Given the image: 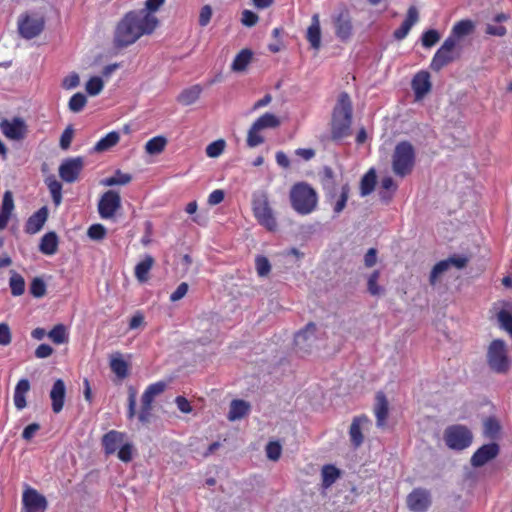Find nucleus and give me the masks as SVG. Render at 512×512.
<instances>
[{
  "mask_svg": "<svg viewBox=\"0 0 512 512\" xmlns=\"http://www.w3.org/2000/svg\"><path fill=\"white\" fill-rule=\"evenodd\" d=\"M450 268L455 267L458 270L465 268L469 262L466 255L453 254L447 258Z\"/></svg>",
  "mask_w": 512,
  "mask_h": 512,
  "instance_id": "nucleus-60",
  "label": "nucleus"
},
{
  "mask_svg": "<svg viewBox=\"0 0 512 512\" xmlns=\"http://www.w3.org/2000/svg\"><path fill=\"white\" fill-rule=\"evenodd\" d=\"M258 20H259L258 15L256 13H254L253 11L244 10L242 12L241 22L243 25H245L247 27H252L258 22Z\"/></svg>",
  "mask_w": 512,
  "mask_h": 512,
  "instance_id": "nucleus-64",
  "label": "nucleus"
},
{
  "mask_svg": "<svg viewBox=\"0 0 512 512\" xmlns=\"http://www.w3.org/2000/svg\"><path fill=\"white\" fill-rule=\"evenodd\" d=\"M111 370L121 379L126 378L128 375V364L120 356L111 359Z\"/></svg>",
  "mask_w": 512,
  "mask_h": 512,
  "instance_id": "nucleus-48",
  "label": "nucleus"
},
{
  "mask_svg": "<svg viewBox=\"0 0 512 512\" xmlns=\"http://www.w3.org/2000/svg\"><path fill=\"white\" fill-rule=\"evenodd\" d=\"M9 286L13 296H21L25 291V280L19 273L11 271Z\"/></svg>",
  "mask_w": 512,
  "mask_h": 512,
  "instance_id": "nucleus-46",
  "label": "nucleus"
},
{
  "mask_svg": "<svg viewBox=\"0 0 512 512\" xmlns=\"http://www.w3.org/2000/svg\"><path fill=\"white\" fill-rule=\"evenodd\" d=\"M84 166L85 161L83 157H68L61 162L58 173L64 182L74 183L79 179Z\"/></svg>",
  "mask_w": 512,
  "mask_h": 512,
  "instance_id": "nucleus-12",
  "label": "nucleus"
},
{
  "mask_svg": "<svg viewBox=\"0 0 512 512\" xmlns=\"http://www.w3.org/2000/svg\"><path fill=\"white\" fill-rule=\"evenodd\" d=\"M487 364L497 374H506L511 365L507 344L502 339H494L487 349Z\"/></svg>",
  "mask_w": 512,
  "mask_h": 512,
  "instance_id": "nucleus-4",
  "label": "nucleus"
},
{
  "mask_svg": "<svg viewBox=\"0 0 512 512\" xmlns=\"http://www.w3.org/2000/svg\"><path fill=\"white\" fill-rule=\"evenodd\" d=\"M375 400L374 413L376 417V425L377 427L382 428L385 426L386 419L388 417L389 403L386 395L382 391L376 393Z\"/></svg>",
  "mask_w": 512,
  "mask_h": 512,
  "instance_id": "nucleus-24",
  "label": "nucleus"
},
{
  "mask_svg": "<svg viewBox=\"0 0 512 512\" xmlns=\"http://www.w3.org/2000/svg\"><path fill=\"white\" fill-rule=\"evenodd\" d=\"M316 332V325L314 323H308L304 329L300 330L295 335V344L299 346L301 342L308 341L313 338Z\"/></svg>",
  "mask_w": 512,
  "mask_h": 512,
  "instance_id": "nucleus-51",
  "label": "nucleus"
},
{
  "mask_svg": "<svg viewBox=\"0 0 512 512\" xmlns=\"http://www.w3.org/2000/svg\"><path fill=\"white\" fill-rule=\"evenodd\" d=\"M30 293L35 298H41L46 294V284L43 279L36 277L30 284Z\"/></svg>",
  "mask_w": 512,
  "mask_h": 512,
  "instance_id": "nucleus-58",
  "label": "nucleus"
},
{
  "mask_svg": "<svg viewBox=\"0 0 512 512\" xmlns=\"http://www.w3.org/2000/svg\"><path fill=\"white\" fill-rule=\"evenodd\" d=\"M251 405L249 402L242 399H234L230 402L229 412L227 418L229 421H236L244 418L249 414Z\"/></svg>",
  "mask_w": 512,
  "mask_h": 512,
  "instance_id": "nucleus-26",
  "label": "nucleus"
},
{
  "mask_svg": "<svg viewBox=\"0 0 512 512\" xmlns=\"http://www.w3.org/2000/svg\"><path fill=\"white\" fill-rule=\"evenodd\" d=\"M281 122L279 118L270 112H266L263 115H261L259 118H257L252 126H254V129L258 130H264V129H273L280 126Z\"/></svg>",
  "mask_w": 512,
  "mask_h": 512,
  "instance_id": "nucleus-34",
  "label": "nucleus"
},
{
  "mask_svg": "<svg viewBox=\"0 0 512 512\" xmlns=\"http://www.w3.org/2000/svg\"><path fill=\"white\" fill-rule=\"evenodd\" d=\"M107 230L104 225L96 223L92 224L87 230V236L94 241H100L105 238Z\"/></svg>",
  "mask_w": 512,
  "mask_h": 512,
  "instance_id": "nucleus-55",
  "label": "nucleus"
},
{
  "mask_svg": "<svg viewBox=\"0 0 512 512\" xmlns=\"http://www.w3.org/2000/svg\"><path fill=\"white\" fill-rule=\"evenodd\" d=\"M252 210L260 225L269 231H274L277 228V221L265 192L253 194Z\"/></svg>",
  "mask_w": 512,
  "mask_h": 512,
  "instance_id": "nucleus-5",
  "label": "nucleus"
},
{
  "mask_svg": "<svg viewBox=\"0 0 512 512\" xmlns=\"http://www.w3.org/2000/svg\"><path fill=\"white\" fill-rule=\"evenodd\" d=\"M255 266L258 276L265 277L271 271V264L267 257L258 255L255 258Z\"/></svg>",
  "mask_w": 512,
  "mask_h": 512,
  "instance_id": "nucleus-54",
  "label": "nucleus"
},
{
  "mask_svg": "<svg viewBox=\"0 0 512 512\" xmlns=\"http://www.w3.org/2000/svg\"><path fill=\"white\" fill-rule=\"evenodd\" d=\"M419 13L415 6H410L407 10L406 18L402 22L401 26L397 28L394 33V39L401 41L407 37L411 28L418 22Z\"/></svg>",
  "mask_w": 512,
  "mask_h": 512,
  "instance_id": "nucleus-23",
  "label": "nucleus"
},
{
  "mask_svg": "<svg viewBox=\"0 0 512 512\" xmlns=\"http://www.w3.org/2000/svg\"><path fill=\"white\" fill-rule=\"evenodd\" d=\"M167 144V139L164 136H155L147 141L145 150L150 155L161 153Z\"/></svg>",
  "mask_w": 512,
  "mask_h": 512,
  "instance_id": "nucleus-44",
  "label": "nucleus"
},
{
  "mask_svg": "<svg viewBox=\"0 0 512 512\" xmlns=\"http://www.w3.org/2000/svg\"><path fill=\"white\" fill-rule=\"evenodd\" d=\"M120 134L117 131H111L102 137L94 146L95 152H105L118 144Z\"/></svg>",
  "mask_w": 512,
  "mask_h": 512,
  "instance_id": "nucleus-37",
  "label": "nucleus"
},
{
  "mask_svg": "<svg viewBox=\"0 0 512 512\" xmlns=\"http://www.w3.org/2000/svg\"><path fill=\"white\" fill-rule=\"evenodd\" d=\"M225 145H226V143L223 139H218V140L210 143L206 147L207 156L211 157V158H216V157L220 156L225 149Z\"/></svg>",
  "mask_w": 512,
  "mask_h": 512,
  "instance_id": "nucleus-56",
  "label": "nucleus"
},
{
  "mask_svg": "<svg viewBox=\"0 0 512 512\" xmlns=\"http://www.w3.org/2000/svg\"><path fill=\"white\" fill-rule=\"evenodd\" d=\"M260 130L254 129V126H251L248 130L247 134V145L251 148L259 146L264 142V137L259 134Z\"/></svg>",
  "mask_w": 512,
  "mask_h": 512,
  "instance_id": "nucleus-59",
  "label": "nucleus"
},
{
  "mask_svg": "<svg viewBox=\"0 0 512 512\" xmlns=\"http://www.w3.org/2000/svg\"><path fill=\"white\" fill-rule=\"evenodd\" d=\"M444 441L448 448L462 451L472 444L473 434L467 426L454 424L445 429Z\"/></svg>",
  "mask_w": 512,
  "mask_h": 512,
  "instance_id": "nucleus-6",
  "label": "nucleus"
},
{
  "mask_svg": "<svg viewBox=\"0 0 512 512\" xmlns=\"http://www.w3.org/2000/svg\"><path fill=\"white\" fill-rule=\"evenodd\" d=\"M350 194V185L348 183H345L341 186L340 194L338 198L335 200V198L330 202L333 203V212L334 217L338 216L346 207L348 198Z\"/></svg>",
  "mask_w": 512,
  "mask_h": 512,
  "instance_id": "nucleus-40",
  "label": "nucleus"
},
{
  "mask_svg": "<svg viewBox=\"0 0 512 512\" xmlns=\"http://www.w3.org/2000/svg\"><path fill=\"white\" fill-rule=\"evenodd\" d=\"M121 207V197L117 191L108 190L98 202V213L102 219L114 217L116 211Z\"/></svg>",
  "mask_w": 512,
  "mask_h": 512,
  "instance_id": "nucleus-15",
  "label": "nucleus"
},
{
  "mask_svg": "<svg viewBox=\"0 0 512 512\" xmlns=\"http://www.w3.org/2000/svg\"><path fill=\"white\" fill-rule=\"evenodd\" d=\"M202 93V87L199 84H195L189 88L184 89L177 97V101L182 105L188 106L195 103L200 94Z\"/></svg>",
  "mask_w": 512,
  "mask_h": 512,
  "instance_id": "nucleus-33",
  "label": "nucleus"
},
{
  "mask_svg": "<svg viewBox=\"0 0 512 512\" xmlns=\"http://www.w3.org/2000/svg\"><path fill=\"white\" fill-rule=\"evenodd\" d=\"M411 87L416 100L423 99L431 90L430 74L427 71H419L412 79Z\"/></svg>",
  "mask_w": 512,
  "mask_h": 512,
  "instance_id": "nucleus-19",
  "label": "nucleus"
},
{
  "mask_svg": "<svg viewBox=\"0 0 512 512\" xmlns=\"http://www.w3.org/2000/svg\"><path fill=\"white\" fill-rule=\"evenodd\" d=\"M49 215L48 208L46 206L41 207L34 212L26 221L24 230L27 234H36L44 226Z\"/></svg>",
  "mask_w": 512,
  "mask_h": 512,
  "instance_id": "nucleus-22",
  "label": "nucleus"
},
{
  "mask_svg": "<svg viewBox=\"0 0 512 512\" xmlns=\"http://www.w3.org/2000/svg\"><path fill=\"white\" fill-rule=\"evenodd\" d=\"M421 40L425 48H430L440 40V33L435 29H429L422 34Z\"/></svg>",
  "mask_w": 512,
  "mask_h": 512,
  "instance_id": "nucleus-57",
  "label": "nucleus"
},
{
  "mask_svg": "<svg viewBox=\"0 0 512 512\" xmlns=\"http://www.w3.org/2000/svg\"><path fill=\"white\" fill-rule=\"evenodd\" d=\"M322 486L329 488L340 477V470L332 464H326L321 470Z\"/></svg>",
  "mask_w": 512,
  "mask_h": 512,
  "instance_id": "nucleus-41",
  "label": "nucleus"
},
{
  "mask_svg": "<svg viewBox=\"0 0 512 512\" xmlns=\"http://www.w3.org/2000/svg\"><path fill=\"white\" fill-rule=\"evenodd\" d=\"M13 209H14L13 194L11 191L7 190L3 194L1 212L12 214Z\"/></svg>",
  "mask_w": 512,
  "mask_h": 512,
  "instance_id": "nucleus-63",
  "label": "nucleus"
},
{
  "mask_svg": "<svg viewBox=\"0 0 512 512\" xmlns=\"http://www.w3.org/2000/svg\"><path fill=\"white\" fill-rule=\"evenodd\" d=\"M500 424L494 417H489L484 422V435L490 439L497 438L500 432Z\"/></svg>",
  "mask_w": 512,
  "mask_h": 512,
  "instance_id": "nucleus-50",
  "label": "nucleus"
},
{
  "mask_svg": "<svg viewBox=\"0 0 512 512\" xmlns=\"http://www.w3.org/2000/svg\"><path fill=\"white\" fill-rule=\"evenodd\" d=\"M167 388L166 381H158L150 384L141 396V409L138 419L141 423H147L150 420L152 412V403L156 396L162 394Z\"/></svg>",
  "mask_w": 512,
  "mask_h": 512,
  "instance_id": "nucleus-9",
  "label": "nucleus"
},
{
  "mask_svg": "<svg viewBox=\"0 0 512 512\" xmlns=\"http://www.w3.org/2000/svg\"><path fill=\"white\" fill-rule=\"evenodd\" d=\"M475 29V24L470 19H463L456 22L451 30L450 35L446 39L458 41L460 38L470 35Z\"/></svg>",
  "mask_w": 512,
  "mask_h": 512,
  "instance_id": "nucleus-28",
  "label": "nucleus"
},
{
  "mask_svg": "<svg viewBox=\"0 0 512 512\" xmlns=\"http://www.w3.org/2000/svg\"><path fill=\"white\" fill-rule=\"evenodd\" d=\"M51 407L55 414L62 411L66 397V385L62 379H57L50 391Z\"/></svg>",
  "mask_w": 512,
  "mask_h": 512,
  "instance_id": "nucleus-21",
  "label": "nucleus"
},
{
  "mask_svg": "<svg viewBox=\"0 0 512 512\" xmlns=\"http://www.w3.org/2000/svg\"><path fill=\"white\" fill-rule=\"evenodd\" d=\"M154 264V258L151 255H145L144 259L135 266V277L140 282L148 279V273Z\"/></svg>",
  "mask_w": 512,
  "mask_h": 512,
  "instance_id": "nucleus-39",
  "label": "nucleus"
},
{
  "mask_svg": "<svg viewBox=\"0 0 512 512\" xmlns=\"http://www.w3.org/2000/svg\"><path fill=\"white\" fill-rule=\"evenodd\" d=\"M306 38L313 49L318 50L321 45V28L319 15L314 14L311 18V25L307 29Z\"/></svg>",
  "mask_w": 512,
  "mask_h": 512,
  "instance_id": "nucleus-29",
  "label": "nucleus"
},
{
  "mask_svg": "<svg viewBox=\"0 0 512 512\" xmlns=\"http://www.w3.org/2000/svg\"><path fill=\"white\" fill-rule=\"evenodd\" d=\"M253 52L250 49H242L234 58L231 69L234 72H243L250 64Z\"/></svg>",
  "mask_w": 512,
  "mask_h": 512,
  "instance_id": "nucleus-36",
  "label": "nucleus"
},
{
  "mask_svg": "<svg viewBox=\"0 0 512 512\" xmlns=\"http://www.w3.org/2000/svg\"><path fill=\"white\" fill-rule=\"evenodd\" d=\"M125 434L116 430H111L104 434L102 445L106 454H114L123 444Z\"/></svg>",
  "mask_w": 512,
  "mask_h": 512,
  "instance_id": "nucleus-25",
  "label": "nucleus"
},
{
  "mask_svg": "<svg viewBox=\"0 0 512 512\" xmlns=\"http://www.w3.org/2000/svg\"><path fill=\"white\" fill-rule=\"evenodd\" d=\"M381 189L379 197L382 201L387 203L391 200L393 193L397 190V185L392 177L386 176L381 180Z\"/></svg>",
  "mask_w": 512,
  "mask_h": 512,
  "instance_id": "nucleus-42",
  "label": "nucleus"
},
{
  "mask_svg": "<svg viewBox=\"0 0 512 512\" xmlns=\"http://www.w3.org/2000/svg\"><path fill=\"white\" fill-rule=\"evenodd\" d=\"M407 507L412 512H426L431 506V493L425 488H415L407 496Z\"/></svg>",
  "mask_w": 512,
  "mask_h": 512,
  "instance_id": "nucleus-16",
  "label": "nucleus"
},
{
  "mask_svg": "<svg viewBox=\"0 0 512 512\" xmlns=\"http://www.w3.org/2000/svg\"><path fill=\"white\" fill-rule=\"evenodd\" d=\"M319 177L326 200L331 202L336 198V180L333 169L330 166H324L319 172Z\"/></svg>",
  "mask_w": 512,
  "mask_h": 512,
  "instance_id": "nucleus-20",
  "label": "nucleus"
},
{
  "mask_svg": "<svg viewBox=\"0 0 512 512\" xmlns=\"http://www.w3.org/2000/svg\"><path fill=\"white\" fill-rule=\"evenodd\" d=\"M0 129L11 140H22L27 133L26 123L19 117H15L12 120L3 119L0 122Z\"/></svg>",
  "mask_w": 512,
  "mask_h": 512,
  "instance_id": "nucleus-18",
  "label": "nucleus"
},
{
  "mask_svg": "<svg viewBox=\"0 0 512 512\" xmlns=\"http://www.w3.org/2000/svg\"><path fill=\"white\" fill-rule=\"evenodd\" d=\"M290 204L293 210L299 215H309L318 205V193L307 182L295 183L289 192Z\"/></svg>",
  "mask_w": 512,
  "mask_h": 512,
  "instance_id": "nucleus-2",
  "label": "nucleus"
},
{
  "mask_svg": "<svg viewBox=\"0 0 512 512\" xmlns=\"http://www.w3.org/2000/svg\"><path fill=\"white\" fill-rule=\"evenodd\" d=\"M331 18L336 37L343 42L348 41L353 35L352 17L349 9L342 4Z\"/></svg>",
  "mask_w": 512,
  "mask_h": 512,
  "instance_id": "nucleus-8",
  "label": "nucleus"
},
{
  "mask_svg": "<svg viewBox=\"0 0 512 512\" xmlns=\"http://www.w3.org/2000/svg\"><path fill=\"white\" fill-rule=\"evenodd\" d=\"M449 269H450V266H449L447 259L437 262L430 272V276H429L430 284L434 285L437 281V278L444 272L448 271Z\"/></svg>",
  "mask_w": 512,
  "mask_h": 512,
  "instance_id": "nucleus-53",
  "label": "nucleus"
},
{
  "mask_svg": "<svg viewBox=\"0 0 512 512\" xmlns=\"http://www.w3.org/2000/svg\"><path fill=\"white\" fill-rule=\"evenodd\" d=\"M131 180L132 176L130 174L123 173L121 170H116L113 176L103 179L101 183L104 186H116L126 185L131 182Z\"/></svg>",
  "mask_w": 512,
  "mask_h": 512,
  "instance_id": "nucleus-47",
  "label": "nucleus"
},
{
  "mask_svg": "<svg viewBox=\"0 0 512 512\" xmlns=\"http://www.w3.org/2000/svg\"><path fill=\"white\" fill-rule=\"evenodd\" d=\"M141 36L126 13L117 23L113 43L116 48H124L134 44Z\"/></svg>",
  "mask_w": 512,
  "mask_h": 512,
  "instance_id": "nucleus-7",
  "label": "nucleus"
},
{
  "mask_svg": "<svg viewBox=\"0 0 512 512\" xmlns=\"http://www.w3.org/2000/svg\"><path fill=\"white\" fill-rule=\"evenodd\" d=\"M30 390V382L26 378H22L18 381L14 389V405L18 410H23L27 403L25 395Z\"/></svg>",
  "mask_w": 512,
  "mask_h": 512,
  "instance_id": "nucleus-30",
  "label": "nucleus"
},
{
  "mask_svg": "<svg viewBox=\"0 0 512 512\" xmlns=\"http://www.w3.org/2000/svg\"><path fill=\"white\" fill-rule=\"evenodd\" d=\"M456 46V41L452 39H445L443 44L439 47V49L434 54L430 68L435 72H439L442 68L447 66L449 63L454 61V49Z\"/></svg>",
  "mask_w": 512,
  "mask_h": 512,
  "instance_id": "nucleus-13",
  "label": "nucleus"
},
{
  "mask_svg": "<svg viewBox=\"0 0 512 512\" xmlns=\"http://www.w3.org/2000/svg\"><path fill=\"white\" fill-rule=\"evenodd\" d=\"M127 14L141 37L151 35L159 24L158 18L151 13H147V10H132Z\"/></svg>",
  "mask_w": 512,
  "mask_h": 512,
  "instance_id": "nucleus-11",
  "label": "nucleus"
},
{
  "mask_svg": "<svg viewBox=\"0 0 512 512\" xmlns=\"http://www.w3.org/2000/svg\"><path fill=\"white\" fill-rule=\"evenodd\" d=\"M103 87L104 83L99 76L91 77L85 85L86 92L90 96H96L100 94V92L103 90Z\"/></svg>",
  "mask_w": 512,
  "mask_h": 512,
  "instance_id": "nucleus-52",
  "label": "nucleus"
},
{
  "mask_svg": "<svg viewBox=\"0 0 512 512\" xmlns=\"http://www.w3.org/2000/svg\"><path fill=\"white\" fill-rule=\"evenodd\" d=\"M45 184L51 194L52 201L55 206H59L62 202V184L54 175H50L45 179Z\"/></svg>",
  "mask_w": 512,
  "mask_h": 512,
  "instance_id": "nucleus-38",
  "label": "nucleus"
},
{
  "mask_svg": "<svg viewBox=\"0 0 512 512\" xmlns=\"http://www.w3.org/2000/svg\"><path fill=\"white\" fill-rule=\"evenodd\" d=\"M353 107L347 92H341L333 108L330 121V139L340 143L351 134Z\"/></svg>",
  "mask_w": 512,
  "mask_h": 512,
  "instance_id": "nucleus-1",
  "label": "nucleus"
},
{
  "mask_svg": "<svg viewBox=\"0 0 512 512\" xmlns=\"http://www.w3.org/2000/svg\"><path fill=\"white\" fill-rule=\"evenodd\" d=\"M86 103H87L86 96L83 93L78 92V93H75L70 98V100L68 102V107L71 112L79 113L84 109Z\"/></svg>",
  "mask_w": 512,
  "mask_h": 512,
  "instance_id": "nucleus-49",
  "label": "nucleus"
},
{
  "mask_svg": "<svg viewBox=\"0 0 512 512\" xmlns=\"http://www.w3.org/2000/svg\"><path fill=\"white\" fill-rule=\"evenodd\" d=\"M48 502L36 489L28 487L22 495V512H45Z\"/></svg>",
  "mask_w": 512,
  "mask_h": 512,
  "instance_id": "nucleus-14",
  "label": "nucleus"
},
{
  "mask_svg": "<svg viewBox=\"0 0 512 512\" xmlns=\"http://www.w3.org/2000/svg\"><path fill=\"white\" fill-rule=\"evenodd\" d=\"M380 278V271L374 270L367 279V290L372 296H381L384 294L385 289L378 284Z\"/></svg>",
  "mask_w": 512,
  "mask_h": 512,
  "instance_id": "nucleus-45",
  "label": "nucleus"
},
{
  "mask_svg": "<svg viewBox=\"0 0 512 512\" xmlns=\"http://www.w3.org/2000/svg\"><path fill=\"white\" fill-rule=\"evenodd\" d=\"M499 452L500 446L497 443L491 442L484 444L478 448L471 456V466L474 468L482 467L491 460L495 459L499 455Z\"/></svg>",
  "mask_w": 512,
  "mask_h": 512,
  "instance_id": "nucleus-17",
  "label": "nucleus"
},
{
  "mask_svg": "<svg viewBox=\"0 0 512 512\" xmlns=\"http://www.w3.org/2000/svg\"><path fill=\"white\" fill-rule=\"evenodd\" d=\"M369 420L366 416L355 417L351 423L349 429L350 440L354 447H359L362 445L364 437L361 431V424L367 423Z\"/></svg>",
  "mask_w": 512,
  "mask_h": 512,
  "instance_id": "nucleus-31",
  "label": "nucleus"
},
{
  "mask_svg": "<svg viewBox=\"0 0 512 512\" xmlns=\"http://www.w3.org/2000/svg\"><path fill=\"white\" fill-rule=\"evenodd\" d=\"M47 335L53 343L58 345L65 344L69 340L67 328L63 324L55 325Z\"/></svg>",
  "mask_w": 512,
  "mask_h": 512,
  "instance_id": "nucleus-43",
  "label": "nucleus"
},
{
  "mask_svg": "<svg viewBox=\"0 0 512 512\" xmlns=\"http://www.w3.org/2000/svg\"><path fill=\"white\" fill-rule=\"evenodd\" d=\"M281 445L276 441H271L266 445V455L272 461H277L281 456Z\"/></svg>",
  "mask_w": 512,
  "mask_h": 512,
  "instance_id": "nucleus-61",
  "label": "nucleus"
},
{
  "mask_svg": "<svg viewBox=\"0 0 512 512\" xmlns=\"http://www.w3.org/2000/svg\"><path fill=\"white\" fill-rule=\"evenodd\" d=\"M415 164V150L408 141L399 142L392 155V170L398 177L410 174Z\"/></svg>",
  "mask_w": 512,
  "mask_h": 512,
  "instance_id": "nucleus-3",
  "label": "nucleus"
},
{
  "mask_svg": "<svg viewBox=\"0 0 512 512\" xmlns=\"http://www.w3.org/2000/svg\"><path fill=\"white\" fill-rule=\"evenodd\" d=\"M45 19L40 15L22 14L18 18V32L24 39L30 40L42 33Z\"/></svg>",
  "mask_w": 512,
  "mask_h": 512,
  "instance_id": "nucleus-10",
  "label": "nucleus"
},
{
  "mask_svg": "<svg viewBox=\"0 0 512 512\" xmlns=\"http://www.w3.org/2000/svg\"><path fill=\"white\" fill-rule=\"evenodd\" d=\"M58 236L55 232L51 231L44 234L39 244V250L45 255H54L58 249Z\"/></svg>",
  "mask_w": 512,
  "mask_h": 512,
  "instance_id": "nucleus-32",
  "label": "nucleus"
},
{
  "mask_svg": "<svg viewBox=\"0 0 512 512\" xmlns=\"http://www.w3.org/2000/svg\"><path fill=\"white\" fill-rule=\"evenodd\" d=\"M73 134H74V130H73L72 126L71 125L67 126L60 137L59 145H60L61 149L67 150L70 147L71 141L73 138Z\"/></svg>",
  "mask_w": 512,
  "mask_h": 512,
  "instance_id": "nucleus-62",
  "label": "nucleus"
},
{
  "mask_svg": "<svg viewBox=\"0 0 512 512\" xmlns=\"http://www.w3.org/2000/svg\"><path fill=\"white\" fill-rule=\"evenodd\" d=\"M500 329L512 337V301H504L502 309L496 315Z\"/></svg>",
  "mask_w": 512,
  "mask_h": 512,
  "instance_id": "nucleus-27",
  "label": "nucleus"
},
{
  "mask_svg": "<svg viewBox=\"0 0 512 512\" xmlns=\"http://www.w3.org/2000/svg\"><path fill=\"white\" fill-rule=\"evenodd\" d=\"M376 171L374 168H370L361 178L360 181V196L365 197L370 195L376 185Z\"/></svg>",
  "mask_w": 512,
  "mask_h": 512,
  "instance_id": "nucleus-35",
  "label": "nucleus"
}]
</instances>
